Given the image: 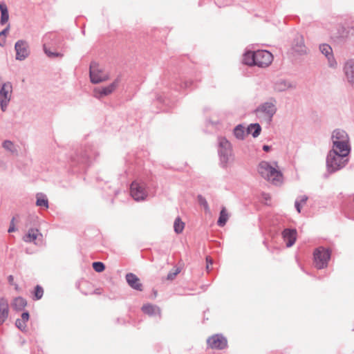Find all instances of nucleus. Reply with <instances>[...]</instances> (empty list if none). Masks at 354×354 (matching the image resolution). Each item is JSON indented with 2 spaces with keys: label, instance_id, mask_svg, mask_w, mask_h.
Here are the masks:
<instances>
[{
  "label": "nucleus",
  "instance_id": "nucleus-1",
  "mask_svg": "<svg viewBox=\"0 0 354 354\" xmlns=\"http://www.w3.org/2000/svg\"><path fill=\"white\" fill-rule=\"evenodd\" d=\"M258 171L263 178L272 184L276 185L281 184L282 174L279 170L276 162L271 164L266 161H262L259 165Z\"/></svg>",
  "mask_w": 354,
  "mask_h": 354
},
{
  "label": "nucleus",
  "instance_id": "nucleus-2",
  "mask_svg": "<svg viewBox=\"0 0 354 354\" xmlns=\"http://www.w3.org/2000/svg\"><path fill=\"white\" fill-rule=\"evenodd\" d=\"M348 155L349 153H343L330 149L326 156L328 171L334 173L345 167L348 162Z\"/></svg>",
  "mask_w": 354,
  "mask_h": 354
},
{
  "label": "nucleus",
  "instance_id": "nucleus-3",
  "mask_svg": "<svg viewBox=\"0 0 354 354\" xmlns=\"http://www.w3.org/2000/svg\"><path fill=\"white\" fill-rule=\"evenodd\" d=\"M331 141V150L350 153L351 150L350 138L345 131L339 129H335L332 132Z\"/></svg>",
  "mask_w": 354,
  "mask_h": 354
},
{
  "label": "nucleus",
  "instance_id": "nucleus-4",
  "mask_svg": "<svg viewBox=\"0 0 354 354\" xmlns=\"http://www.w3.org/2000/svg\"><path fill=\"white\" fill-rule=\"evenodd\" d=\"M218 142L221 165L223 167H227L234 161V155L233 153L232 145L223 137H219Z\"/></svg>",
  "mask_w": 354,
  "mask_h": 354
},
{
  "label": "nucleus",
  "instance_id": "nucleus-5",
  "mask_svg": "<svg viewBox=\"0 0 354 354\" xmlns=\"http://www.w3.org/2000/svg\"><path fill=\"white\" fill-rule=\"evenodd\" d=\"M277 111V100L274 98H270L257 107L256 115L262 121L268 124L272 121Z\"/></svg>",
  "mask_w": 354,
  "mask_h": 354
},
{
  "label": "nucleus",
  "instance_id": "nucleus-6",
  "mask_svg": "<svg viewBox=\"0 0 354 354\" xmlns=\"http://www.w3.org/2000/svg\"><path fill=\"white\" fill-rule=\"evenodd\" d=\"M12 84L10 82L3 83L0 87V108L6 111L12 96Z\"/></svg>",
  "mask_w": 354,
  "mask_h": 354
},
{
  "label": "nucleus",
  "instance_id": "nucleus-7",
  "mask_svg": "<svg viewBox=\"0 0 354 354\" xmlns=\"http://www.w3.org/2000/svg\"><path fill=\"white\" fill-rule=\"evenodd\" d=\"M90 78L92 83L98 84L109 80V75L97 63L93 62L90 65Z\"/></svg>",
  "mask_w": 354,
  "mask_h": 354
},
{
  "label": "nucleus",
  "instance_id": "nucleus-8",
  "mask_svg": "<svg viewBox=\"0 0 354 354\" xmlns=\"http://www.w3.org/2000/svg\"><path fill=\"white\" fill-rule=\"evenodd\" d=\"M330 253L328 250L324 248H319L314 252V262L315 267L322 269L327 266L330 259Z\"/></svg>",
  "mask_w": 354,
  "mask_h": 354
},
{
  "label": "nucleus",
  "instance_id": "nucleus-9",
  "mask_svg": "<svg viewBox=\"0 0 354 354\" xmlns=\"http://www.w3.org/2000/svg\"><path fill=\"white\" fill-rule=\"evenodd\" d=\"M255 66L265 68L268 66L273 60L272 55L267 50L254 51Z\"/></svg>",
  "mask_w": 354,
  "mask_h": 354
},
{
  "label": "nucleus",
  "instance_id": "nucleus-10",
  "mask_svg": "<svg viewBox=\"0 0 354 354\" xmlns=\"http://www.w3.org/2000/svg\"><path fill=\"white\" fill-rule=\"evenodd\" d=\"M131 195L135 201H140L146 198L147 194L145 190V185L143 183L134 181L130 187Z\"/></svg>",
  "mask_w": 354,
  "mask_h": 354
},
{
  "label": "nucleus",
  "instance_id": "nucleus-11",
  "mask_svg": "<svg viewBox=\"0 0 354 354\" xmlns=\"http://www.w3.org/2000/svg\"><path fill=\"white\" fill-rule=\"evenodd\" d=\"M119 82L120 80L117 78L106 86L95 88L93 90V96L97 99H101L111 94L118 86Z\"/></svg>",
  "mask_w": 354,
  "mask_h": 354
},
{
  "label": "nucleus",
  "instance_id": "nucleus-12",
  "mask_svg": "<svg viewBox=\"0 0 354 354\" xmlns=\"http://www.w3.org/2000/svg\"><path fill=\"white\" fill-rule=\"evenodd\" d=\"M320 52L326 57L328 61V66L330 68L335 69L337 68V62L334 57L333 49L327 44H322L319 45Z\"/></svg>",
  "mask_w": 354,
  "mask_h": 354
},
{
  "label": "nucleus",
  "instance_id": "nucleus-13",
  "mask_svg": "<svg viewBox=\"0 0 354 354\" xmlns=\"http://www.w3.org/2000/svg\"><path fill=\"white\" fill-rule=\"evenodd\" d=\"M292 53L295 55H304L308 52L304 43V39L301 35H297L294 39L292 45Z\"/></svg>",
  "mask_w": 354,
  "mask_h": 354
},
{
  "label": "nucleus",
  "instance_id": "nucleus-14",
  "mask_svg": "<svg viewBox=\"0 0 354 354\" xmlns=\"http://www.w3.org/2000/svg\"><path fill=\"white\" fill-rule=\"evenodd\" d=\"M16 59L24 60L29 55L28 44L24 40H19L15 43Z\"/></svg>",
  "mask_w": 354,
  "mask_h": 354
},
{
  "label": "nucleus",
  "instance_id": "nucleus-15",
  "mask_svg": "<svg viewBox=\"0 0 354 354\" xmlns=\"http://www.w3.org/2000/svg\"><path fill=\"white\" fill-rule=\"evenodd\" d=\"M207 343L212 348L223 349L227 346L226 339L220 335H214L208 338Z\"/></svg>",
  "mask_w": 354,
  "mask_h": 354
},
{
  "label": "nucleus",
  "instance_id": "nucleus-16",
  "mask_svg": "<svg viewBox=\"0 0 354 354\" xmlns=\"http://www.w3.org/2000/svg\"><path fill=\"white\" fill-rule=\"evenodd\" d=\"M295 88L296 84L294 82L282 79L276 81L274 84V90L277 92H283Z\"/></svg>",
  "mask_w": 354,
  "mask_h": 354
},
{
  "label": "nucleus",
  "instance_id": "nucleus-17",
  "mask_svg": "<svg viewBox=\"0 0 354 354\" xmlns=\"http://www.w3.org/2000/svg\"><path fill=\"white\" fill-rule=\"evenodd\" d=\"M283 241L288 248L294 245L297 239V230L295 229H285L282 232Z\"/></svg>",
  "mask_w": 354,
  "mask_h": 354
},
{
  "label": "nucleus",
  "instance_id": "nucleus-18",
  "mask_svg": "<svg viewBox=\"0 0 354 354\" xmlns=\"http://www.w3.org/2000/svg\"><path fill=\"white\" fill-rule=\"evenodd\" d=\"M343 70L347 81L351 84H354V59H351L346 61Z\"/></svg>",
  "mask_w": 354,
  "mask_h": 354
},
{
  "label": "nucleus",
  "instance_id": "nucleus-19",
  "mask_svg": "<svg viewBox=\"0 0 354 354\" xmlns=\"http://www.w3.org/2000/svg\"><path fill=\"white\" fill-rule=\"evenodd\" d=\"M126 280L128 284L136 290H142V284L140 282L139 278L133 273H128L126 275Z\"/></svg>",
  "mask_w": 354,
  "mask_h": 354
},
{
  "label": "nucleus",
  "instance_id": "nucleus-20",
  "mask_svg": "<svg viewBox=\"0 0 354 354\" xmlns=\"http://www.w3.org/2000/svg\"><path fill=\"white\" fill-rule=\"evenodd\" d=\"M8 301L1 298L0 299V325L2 324L8 316Z\"/></svg>",
  "mask_w": 354,
  "mask_h": 354
},
{
  "label": "nucleus",
  "instance_id": "nucleus-21",
  "mask_svg": "<svg viewBox=\"0 0 354 354\" xmlns=\"http://www.w3.org/2000/svg\"><path fill=\"white\" fill-rule=\"evenodd\" d=\"M42 237V234L39 233V230L34 228L28 230V233L23 237V240L25 242L30 243L35 242L39 238Z\"/></svg>",
  "mask_w": 354,
  "mask_h": 354
},
{
  "label": "nucleus",
  "instance_id": "nucleus-22",
  "mask_svg": "<svg viewBox=\"0 0 354 354\" xmlns=\"http://www.w3.org/2000/svg\"><path fill=\"white\" fill-rule=\"evenodd\" d=\"M2 147L11 154L17 155L18 153L17 146L11 140H6L2 142Z\"/></svg>",
  "mask_w": 354,
  "mask_h": 354
},
{
  "label": "nucleus",
  "instance_id": "nucleus-23",
  "mask_svg": "<svg viewBox=\"0 0 354 354\" xmlns=\"http://www.w3.org/2000/svg\"><path fill=\"white\" fill-rule=\"evenodd\" d=\"M142 311L149 315H156L160 314V309L159 307L151 304H145L142 308Z\"/></svg>",
  "mask_w": 354,
  "mask_h": 354
},
{
  "label": "nucleus",
  "instance_id": "nucleus-24",
  "mask_svg": "<svg viewBox=\"0 0 354 354\" xmlns=\"http://www.w3.org/2000/svg\"><path fill=\"white\" fill-rule=\"evenodd\" d=\"M29 319V313L24 312L21 315V318L16 320V326L21 331H24L26 328V322Z\"/></svg>",
  "mask_w": 354,
  "mask_h": 354
},
{
  "label": "nucleus",
  "instance_id": "nucleus-25",
  "mask_svg": "<svg viewBox=\"0 0 354 354\" xmlns=\"http://www.w3.org/2000/svg\"><path fill=\"white\" fill-rule=\"evenodd\" d=\"M0 11H1V19L0 24L1 25L5 24L8 21L9 14L7 6L4 2H0Z\"/></svg>",
  "mask_w": 354,
  "mask_h": 354
},
{
  "label": "nucleus",
  "instance_id": "nucleus-26",
  "mask_svg": "<svg viewBox=\"0 0 354 354\" xmlns=\"http://www.w3.org/2000/svg\"><path fill=\"white\" fill-rule=\"evenodd\" d=\"M246 134L247 131H245V127L242 124H239L234 129V135L239 140H243Z\"/></svg>",
  "mask_w": 354,
  "mask_h": 354
},
{
  "label": "nucleus",
  "instance_id": "nucleus-27",
  "mask_svg": "<svg viewBox=\"0 0 354 354\" xmlns=\"http://www.w3.org/2000/svg\"><path fill=\"white\" fill-rule=\"evenodd\" d=\"M261 131L260 125L257 123L251 124L247 128V133H251L254 138L259 136Z\"/></svg>",
  "mask_w": 354,
  "mask_h": 354
},
{
  "label": "nucleus",
  "instance_id": "nucleus-28",
  "mask_svg": "<svg viewBox=\"0 0 354 354\" xmlns=\"http://www.w3.org/2000/svg\"><path fill=\"white\" fill-rule=\"evenodd\" d=\"M243 62L245 64L252 66L255 65L254 52L247 51L243 55Z\"/></svg>",
  "mask_w": 354,
  "mask_h": 354
},
{
  "label": "nucleus",
  "instance_id": "nucleus-29",
  "mask_svg": "<svg viewBox=\"0 0 354 354\" xmlns=\"http://www.w3.org/2000/svg\"><path fill=\"white\" fill-rule=\"evenodd\" d=\"M12 306L15 310H21L26 306V301L24 298L19 297L14 299Z\"/></svg>",
  "mask_w": 354,
  "mask_h": 354
},
{
  "label": "nucleus",
  "instance_id": "nucleus-30",
  "mask_svg": "<svg viewBox=\"0 0 354 354\" xmlns=\"http://www.w3.org/2000/svg\"><path fill=\"white\" fill-rule=\"evenodd\" d=\"M37 201L36 205L39 207H44L46 209L48 208V201L46 196L43 194H37L36 196Z\"/></svg>",
  "mask_w": 354,
  "mask_h": 354
},
{
  "label": "nucleus",
  "instance_id": "nucleus-31",
  "mask_svg": "<svg viewBox=\"0 0 354 354\" xmlns=\"http://www.w3.org/2000/svg\"><path fill=\"white\" fill-rule=\"evenodd\" d=\"M228 218L229 216L226 211V209L225 207H223L220 212V216L217 221L218 225L221 227L224 226L226 222L227 221Z\"/></svg>",
  "mask_w": 354,
  "mask_h": 354
},
{
  "label": "nucleus",
  "instance_id": "nucleus-32",
  "mask_svg": "<svg viewBox=\"0 0 354 354\" xmlns=\"http://www.w3.org/2000/svg\"><path fill=\"white\" fill-rule=\"evenodd\" d=\"M185 227V223L180 220V218H176L174 224V229L176 233L180 234L183 232Z\"/></svg>",
  "mask_w": 354,
  "mask_h": 354
},
{
  "label": "nucleus",
  "instance_id": "nucleus-33",
  "mask_svg": "<svg viewBox=\"0 0 354 354\" xmlns=\"http://www.w3.org/2000/svg\"><path fill=\"white\" fill-rule=\"evenodd\" d=\"M198 202L201 206H203L206 213H209L210 209L206 199L201 195L198 196Z\"/></svg>",
  "mask_w": 354,
  "mask_h": 354
},
{
  "label": "nucleus",
  "instance_id": "nucleus-34",
  "mask_svg": "<svg viewBox=\"0 0 354 354\" xmlns=\"http://www.w3.org/2000/svg\"><path fill=\"white\" fill-rule=\"evenodd\" d=\"M44 50L46 55L49 57H62V55L59 53H55L50 50L48 48H47L46 46L44 45Z\"/></svg>",
  "mask_w": 354,
  "mask_h": 354
},
{
  "label": "nucleus",
  "instance_id": "nucleus-35",
  "mask_svg": "<svg viewBox=\"0 0 354 354\" xmlns=\"http://www.w3.org/2000/svg\"><path fill=\"white\" fill-rule=\"evenodd\" d=\"M93 268L97 272H101L105 269V266L102 262H94L93 263Z\"/></svg>",
  "mask_w": 354,
  "mask_h": 354
},
{
  "label": "nucleus",
  "instance_id": "nucleus-36",
  "mask_svg": "<svg viewBox=\"0 0 354 354\" xmlns=\"http://www.w3.org/2000/svg\"><path fill=\"white\" fill-rule=\"evenodd\" d=\"M43 289L39 287V286H37L35 288V296L36 297L37 299H39L42 297L43 296Z\"/></svg>",
  "mask_w": 354,
  "mask_h": 354
},
{
  "label": "nucleus",
  "instance_id": "nucleus-37",
  "mask_svg": "<svg viewBox=\"0 0 354 354\" xmlns=\"http://www.w3.org/2000/svg\"><path fill=\"white\" fill-rule=\"evenodd\" d=\"M179 272H180V270L178 268H177L174 272H170L167 274V279L173 280Z\"/></svg>",
  "mask_w": 354,
  "mask_h": 354
},
{
  "label": "nucleus",
  "instance_id": "nucleus-38",
  "mask_svg": "<svg viewBox=\"0 0 354 354\" xmlns=\"http://www.w3.org/2000/svg\"><path fill=\"white\" fill-rule=\"evenodd\" d=\"M297 200H299V201L300 202V204L302 205L306 203V201L308 200V197L306 196H299Z\"/></svg>",
  "mask_w": 354,
  "mask_h": 354
},
{
  "label": "nucleus",
  "instance_id": "nucleus-39",
  "mask_svg": "<svg viewBox=\"0 0 354 354\" xmlns=\"http://www.w3.org/2000/svg\"><path fill=\"white\" fill-rule=\"evenodd\" d=\"M14 219H15L14 218L12 219L11 223H10V227H9V229H8V232L9 233H10V232H15V224H14Z\"/></svg>",
  "mask_w": 354,
  "mask_h": 354
},
{
  "label": "nucleus",
  "instance_id": "nucleus-40",
  "mask_svg": "<svg viewBox=\"0 0 354 354\" xmlns=\"http://www.w3.org/2000/svg\"><path fill=\"white\" fill-rule=\"evenodd\" d=\"M295 206L297 212H301V207L302 205L300 204V202L299 201V200H296L295 201Z\"/></svg>",
  "mask_w": 354,
  "mask_h": 354
},
{
  "label": "nucleus",
  "instance_id": "nucleus-41",
  "mask_svg": "<svg viewBox=\"0 0 354 354\" xmlns=\"http://www.w3.org/2000/svg\"><path fill=\"white\" fill-rule=\"evenodd\" d=\"M206 261H207V270H209V266L212 264V261L209 257L206 258Z\"/></svg>",
  "mask_w": 354,
  "mask_h": 354
},
{
  "label": "nucleus",
  "instance_id": "nucleus-42",
  "mask_svg": "<svg viewBox=\"0 0 354 354\" xmlns=\"http://www.w3.org/2000/svg\"><path fill=\"white\" fill-rule=\"evenodd\" d=\"M270 149H271V147H270L268 145H263V149L266 152L269 151L270 150Z\"/></svg>",
  "mask_w": 354,
  "mask_h": 354
},
{
  "label": "nucleus",
  "instance_id": "nucleus-43",
  "mask_svg": "<svg viewBox=\"0 0 354 354\" xmlns=\"http://www.w3.org/2000/svg\"><path fill=\"white\" fill-rule=\"evenodd\" d=\"M3 39L6 41V37H1V41H3Z\"/></svg>",
  "mask_w": 354,
  "mask_h": 354
},
{
  "label": "nucleus",
  "instance_id": "nucleus-44",
  "mask_svg": "<svg viewBox=\"0 0 354 354\" xmlns=\"http://www.w3.org/2000/svg\"><path fill=\"white\" fill-rule=\"evenodd\" d=\"M9 279H10V280H12V276H10V277H9Z\"/></svg>",
  "mask_w": 354,
  "mask_h": 354
}]
</instances>
